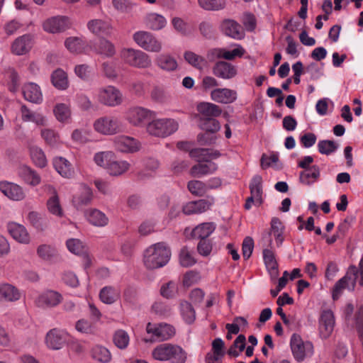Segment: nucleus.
I'll return each mask as SVG.
<instances>
[{
	"mask_svg": "<svg viewBox=\"0 0 363 363\" xmlns=\"http://www.w3.org/2000/svg\"><path fill=\"white\" fill-rule=\"evenodd\" d=\"M356 284L363 286V272H361L354 265L350 266L346 274L338 280L333 289V298L338 299L344 289L350 291H354Z\"/></svg>",
	"mask_w": 363,
	"mask_h": 363,
	"instance_id": "2",
	"label": "nucleus"
},
{
	"mask_svg": "<svg viewBox=\"0 0 363 363\" xmlns=\"http://www.w3.org/2000/svg\"><path fill=\"white\" fill-rule=\"evenodd\" d=\"M120 57L125 64L137 68H147L152 65L150 56L140 50L123 48Z\"/></svg>",
	"mask_w": 363,
	"mask_h": 363,
	"instance_id": "5",
	"label": "nucleus"
},
{
	"mask_svg": "<svg viewBox=\"0 0 363 363\" xmlns=\"http://www.w3.org/2000/svg\"><path fill=\"white\" fill-rule=\"evenodd\" d=\"M179 128V123L173 118H152L146 125V132L151 136L164 138L175 133Z\"/></svg>",
	"mask_w": 363,
	"mask_h": 363,
	"instance_id": "3",
	"label": "nucleus"
},
{
	"mask_svg": "<svg viewBox=\"0 0 363 363\" xmlns=\"http://www.w3.org/2000/svg\"><path fill=\"white\" fill-rule=\"evenodd\" d=\"M130 168V164L127 161L117 160L113 155V159L107 166L106 170L113 176H119L125 173Z\"/></svg>",
	"mask_w": 363,
	"mask_h": 363,
	"instance_id": "41",
	"label": "nucleus"
},
{
	"mask_svg": "<svg viewBox=\"0 0 363 363\" xmlns=\"http://www.w3.org/2000/svg\"><path fill=\"white\" fill-rule=\"evenodd\" d=\"M155 117V113L140 106L129 107L125 112V120L135 128L143 127L147 121Z\"/></svg>",
	"mask_w": 363,
	"mask_h": 363,
	"instance_id": "6",
	"label": "nucleus"
},
{
	"mask_svg": "<svg viewBox=\"0 0 363 363\" xmlns=\"http://www.w3.org/2000/svg\"><path fill=\"white\" fill-rule=\"evenodd\" d=\"M134 42L143 50L159 52L162 50V43L150 32L139 30L133 35Z\"/></svg>",
	"mask_w": 363,
	"mask_h": 363,
	"instance_id": "9",
	"label": "nucleus"
},
{
	"mask_svg": "<svg viewBox=\"0 0 363 363\" xmlns=\"http://www.w3.org/2000/svg\"><path fill=\"white\" fill-rule=\"evenodd\" d=\"M218 169V164L212 161L206 160L194 164L190 170L191 176L201 178L214 174Z\"/></svg>",
	"mask_w": 363,
	"mask_h": 363,
	"instance_id": "23",
	"label": "nucleus"
},
{
	"mask_svg": "<svg viewBox=\"0 0 363 363\" xmlns=\"http://www.w3.org/2000/svg\"><path fill=\"white\" fill-rule=\"evenodd\" d=\"M250 194L255 198V205L260 206L263 203L262 179L255 175L250 184Z\"/></svg>",
	"mask_w": 363,
	"mask_h": 363,
	"instance_id": "36",
	"label": "nucleus"
},
{
	"mask_svg": "<svg viewBox=\"0 0 363 363\" xmlns=\"http://www.w3.org/2000/svg\"><path fill=\"white\" fill-rule=\"evenodd\" d=\"M0 191L5 196L14 201H20L25 197L22 188L14 183L8 182H0Z\"/></svg>",
	"mask_w": 363,
	"mask_h": 363,
	"instance_id": "24",
	"label": "nucleus"
},
{
	"mask_svg": "<svg viewBox=\"0 0 363 363\" xmlns=\"http://www.w3.org/2000/svg\"><path fill=\"white\" fill-rule=\"evenodd\" d=\"M199 6L206 11H220L225 7V0H198Z\"/></svg>",
	"mask_w": 363,
	"mask_h": 363,
	"instance_id": "53",
	"label": "nucleus"
},
{
	"mask_svg": "<svg viewBox=\"0 0 363 363\" xmlns=\"http://www.w3.org/2000/svg\"><path fill=\"white\" fill-rule=\"evenodd\" d=\"M213 202L214 199L213 198L189 202L183 206V213L189 215L202 213L208 210Z\"/></svg>",
	"mask_w": 363,
	"mask_h": 363,
	"instance_id": "20",
	"label": "nucleus"
},
{
	"mask_svg": "<svg viewBox=\"0 0 363 363\" xmlns=\"http://www.w3.org/2000/svg\"><path fill=\"white\" fill-rule=\"evenodd\" d=\"M53 166L56 171L63 177L69 178L74 174L71 164L64 157H55L53 160Z\"/></svg>",
	"mask_w": 363,
	"mask_h": 363,
	"instance_id": "38",
	"label": "nucleus"
},
{
	"mask_svg": "<svg viewBox=\"0 0 363 363\" xmlns=\"http://www.w3.org/2000/svg\"><path fill=\"white\" fill-rule=\"evenodd\" d=\"M170 257V250L167 245L164 242H158L145 250L143 263L147 269H155L166 265Z\"/></svg>",
	"mask_w": 363,
	"mask_h": 363,
	"instance_id": "1",
	"label": "nucleus"
},
{
	"mask_svg": "<svg viewBox=\"0 0 363 363\" xmlns=\"http://www.w3.org/2000/svg\"><path fill=\"white\" fill-rule=\"evenodd\" d=\"M184 58L189 64L197 69H201L204 65L203 58L193 52H186L184 53Z\"/></svg>",
	"mask_w": 363,
	"mask_h": 363,
	"instance_id": "63",
	"label": "nucleus"
},
{
	"mask_svg": "<svg viewBox=\"0 0 363 363\" xmlns=\"http://www.w3.org/2000/svg\"><path fill=\"white\" fill-rule=\"evenodd\" d=\"M114 154L112 152H101L94 155V160L99 166L107 169L111 159H113Z\"/></svg>",
	"mask_w": 363,
	"mask_h": 363,
	"instance_id": "60",
	"label": "nucleus"
},
{
	"mask_svg": "<svg viewBox=\"0 0 363 363\" xmlns=\"http://www.w3.org/2000/svg\"><path fill=\"white\" fill-rule=\"evenodd\" d=\"M62 301V296L56 291L48 290L40 294L35 299V304L42 308H50L58 306Z\"/></svg>",
	"mask_w": 363,
	"mask_h": 363,
	"instance_id": "11",
	"label": "nucleus"
},
{
	"mask_svg": "<svg viewBox=\"0 0 363 363\" xmlns=\"http://www.w3.org/2000/svg\"><path fill=\"white\" fill-rule=\"evenodd\" d=\"M216 225L212 222L203 223L196 225L192 230L186 228H185L184 233H190L191 238L201 240L206 239L215 230Z\"/></svg>",
	"mask_w": 363,
	"mask_h": 363,
	"instance_id": "21",
	"label": "nucleus"
},
{
	"mask_svg": "<svg viewBox=\"0 0 363 363\" xmlns=\"http://www.w3.org/2000/svg\"><path fill=\"white\" fill-rule=\"evenodd\" d=\"M220 28L226 35L232 38L241 40L245 36V33L241 26L234 20H224L220 25Z\"/></svg>",
	"mask_w": 363,
	"mask_h": 363,
	"instance_id": "22",
	"label": "nucleus"
},
{
	"mask_svg": "<svg viewBox=\"0 0 363 363\" xmlns=\"http://www.w3.org/2000/svg\"><path fill=\"white\" fill-rule=\"evenodd\" d=\"M23 94L26 100L38 104L43 100L40 87L35 83H28L23 87Z\"/></svg>",
	"mask_w": 363,
	"mask_h": 363,
	"instance_id": "31",
	"label": "nucleus"
},
{
	"mask_svg": "<svg viewBox=\"0 0 363 363\" xmlns=\"http://www.w3.org/2000/svg\"><path fill=\"white\" fill-rule=\"evenodd\" d=\"M66 245L70 252L77 255H84L87 251L86 245L79 239H69Z\"/></svg>",
	"mask_w": 363,
	"mask_h": 363,
	"instance_id": "51",
	"label": "nucleus"
},
{
	"mask_svg": "<svg viewBox=\"0 0 363 363\" xmlns=\"http://www.w3.org/2000/svg\"><path fill=\"white\" fill-rule=\"evenodd\" d=\"M18 174L26 184L30 186H37L40 183L41 179L39 174L26 165L21 166Z\"/></svg>",
	"mask_w": 363,
	"mask_h": 363,
	"instance_id": "32",
	"label": "nucleus"
},
{
	"mask_svg": "<svg viewBox=\"0 0 363 363\" xmlns=\"http://www.w3.org/2000/svg\"><path fill=\"white\" fill-rule=\"evenodd\" d=\"M187 188L194 196H202L207 193L205 182L200 180H191L189 182Z\"/></svg>",
	"mask_w": 363,
	"mask_h": 363,
	"instance_id": "55",
	"label": "nucleus"
},
{
	"mask_svg": "<svg viewBox=\"0 0 363 363\" xmlns=\"http://www.w3.org/2000/svg\"><path fill=\"white\" fill-rule=\"evenodd\" d=\"M290 348L293 357L296 362H302L314 354V346L310 340L303 339L294 333L290 337Z\"/></svg>",
	"mask_w": 363,
	"mask_h": 363,
	"instance_id": "4",
	"label": "nucleus"
},
{
	"mask_svg": "<svg viewBox=\"0 0 363 363\" xmlns=\"http://www.w3.org/2000/svg\"><path fill=\"white\" fill-rule=\"evenodd\" d=\"M146 331L162 341L171 338L175 334L174 327L167 323L152 324L148 323Z\"/></svg>",
	"mask_w": 363,
	"mask_h": 363,
	"instance_id": "13",
	"label": "nucleus"
},
{
	"mask_svg": "<svg viewBox=\"0 0 363 363\" xmlns=\"http://www.w3.org/2000/svg\"><path fill=\"white\" fill-rule=\"evenodd\" d=\"M31 159L33 163L39 167H45L47 165V159L43 151L38 147H31L30 149Z\"/></svg>",
	"mask_w": 363,
	"mask_h": 363,
	"instance_id": "52",
	"label": "nucleus"
},
{
	"mask_svg": "<svg viewBox=\"0 0 363 363\" xmlns=\"http://www.w3.org/2000/svg\"><path fill=\"white\" fill-rule=\"evenodd\" d=\"M245 50L242 46L237 45L236 48L232 50H227L225 49L219 51V57H223L228 60H232L235 57H240L243 55Z\"/></svg>",
	"mask_w": 363,
	"mask_h": 363,
	"instance_id": "58",
	"label": "nucleus"
},
{
	"mask_svg": "<svg viewBox=\"0 0 363 363\" xmlns=\"http://www.w3.org/2000/svg\"><path fill=\"white\" fill-rule=\"evenodd\" d=\"M91 356L96 361L101 363H108L111 360V354L105 347L95 345L91 350Z\"/></svg>",
	"mask_w": 363,
	"mask_h": 363,
	"instance_id": "44",
	"label": "nucleus"
},
{
	"mask_svg": "<svg viewBox=\"0 0 363 363\" xmlns=\"http://www.w3.org/2000/svg\"><path fill=\"white\" fill-rule=\"evenodd\" d=\"M114 145L119 151L133 152L139 149L138 141L132 137L120 135L114 139Z\"/></svg>",
	"mask_w": 363,
	"mask_h": 363,
	"instance_id": "25",
	"label": "nucleus"
},
{
	"mask_svg": "<svg viewBox=\"0 0 363 363\" xmlns=\"http://www.w3.org/2000/svg\"><path fill=\"white\" fill-rule=\"evenodd\" d=\"M320 176V169L318 166L313 165L309 169L303 170L299 174V182L306 186H312L316 183Z\"/></svg>",
	"mask_w": 363,
	"mask_h": 363,
	"instance_id": "27",
	"label": "nucleus"
},
{
	"mask_svg": "<svg viewBox=\"0 0 363 363\" xmlns=\"http://www.w3.org/2000/svg\"><path fill=\"white\" fill-rule=\"evenodd\" d=\"M65 47L73 53H79L83 50L84 44L78 38H69L65 42Z\"/></svg>",
	"mask_w": 363,
	"mask_h": 363,
	"instance_id": "59",
	"label": "nucleus"
},
{
	"mask_svg": "<svg viewBox=\"0 0 363 363\" xmlns=\"http://www.w3.org/2000/svg\"><path fill=\"white\" fill-rule=\"evenodd\" d=\"M94 97L99 104L108 107L118 106L123 102L122 93L111 85L99 88Z\"/></svg>",
	"mask_w": 363,
	"mask_h": 363,
	"instance_id": "7",
	"label": "nucleus"
},
{
	"mask_svg": "<svg viewBox=\"0 0 363 363\" xmlns=\"http://www.w3.org/2000/svg\"><path fill=\"white\" fill-rule=\"evenodd\" d=\"M52 83L58 89H65L68 86V79L66 72L58 69L52 74Z\"/></svg>",
	"mask_w": 363,
	"mask_h": 363,
	"instance_id": "48",
	"label": "nucleus"
},
{
	"mask_svg": "<svg viewBox=\"0 0 363 363\" xmlns=\"http://www.w3.org/2000/svg\"><path fill=\"white\" fill-rule=\"evenodd\" d=\"M47 207L48 211L52 215L57 217L63 216V211L55 191H54V195L48 200Z\"/></svg>",
	"mask_w": 363,
	"mask_h": 363,
	"instance_id": "50",
	"label": "nucleus"
},
{
	"mask_svg": "<svg viewBox=\"0 0 363 363\" xmlns=\"http://www.w3.org/2000/svg\"><path fill=\"white\" fill-rule=\"evenodd\" d=\"M85 216L87 220L94 226L104 227L108 223V218L105 213L96 208L87 210L85 212Z\"/></svg>",
	"mask_w": 363,
	"mask_h": 363,
	"instance_id": "33",
	"label": "nucleus"
},
{
	"mask_svg": "<svg viewBox=\"0 0 363 363\" xmlns=\"http://www.w3.org/2000/svg\"><path fill=\"white\" fill-rule=\"evenodd\" d=\"M179 281H169L162 286L160 294L166 298H174L179 295Z\"/></svg>",
	"mask_w": 363,
	"mask_h": 363,
	"instance_id": "45",
	"label": "nucleus"
},
{
	"mask_svg": "<svg viewBox=\"0 0 363 363\" xmlns=\"http://www.w3.org/2000/svg\"><path fill=\"white\" fill-rule=\"evenodd\" d=\"M334 314L330 310H324L322 311L319 318V333L323 339L328 338L332 334L335 326Z\"/></svg>",
	"mask_w": 363,
	"mask_h": 363,
	"instance_id": "12",
	"label": "nucleus"
},
{
	"mask_svg": "<svg viewBox=\"0 0 363 363\" xmlns=\"http://www.w3.org/2000/svg\"><path fill=\"white\" fill-rule=\"evenodd\" d=\"M157 65L162 69L173 71L178 67L176 60L168 55H161L157 58Z\"/></svg>",
	"mask_w": 363,
	"mask_h": 363,
	"instance_id": "49",
	"label": "nucleus"
},
{
	"mask_svg": "<svg viewBox=\"0 0 363 363\" xmlns=\"http://www.w3.org/2000/svg\"><path fill=\"white\" fill-rule=\"evenodd\" d=\"M37 254L44 260H49L56 254V250L48 245H41L37 249Z\"/></svg>",
	"mask_w": 363,
	"mask_h": 363,
	"instance_id": "64",
	"label": "nucleus"
},
{
	"mask_svg": "<svg viewBox=\"0 0 363 363\" xmlns=\"http://www.w3.org/2000/svg\"><path fill=\"white\" fill-rule=\"evenodd\" d=\"M130 335L122 329L115 331L113 335V342L114 345L120 350H125L130 343Z\"/></svg>",
	"mask_w": 363,
	"mask_h": 363,
	"instance_id": "46",
	"label": "nucleus"
},
{
	"mask_svg": "<svg viewBox=\"0 0 363 363\" xmlns=\"http://www.w3.org/2000/svg\"><path fill=\"white\" fill-rule=\"evenodd\" d=\"M67 333L57 328H53L47 333L45 344L51 350H60L67 342Z\"/></svg>",
	"mask_w": 363,
	"mask_h": 363,
	"instance_id": "16",
	"label": "nucleus"
},
{
	"mask_svg": "<svg viewBox=\"0 0 363 363\" xmlns=\"http://www.w3.org/2000/svg\"><path fill=\"white\" fill-rule=\"evenodd\" d=\"M284 226L278 218H273L271 221L270 234L274 237L277 247L284 242Z\"/></svg>",
	"mask_w": 363,
	"mask_h": 363,
	"instance_id": "42",
	"label": "nucleus"
},
{
	"mask_svg": "<svg viewBox=\"0 0 363 363\" xmlns=\"http://www.w3.org/2000/svg\"><path fill=\"white\" fill-rule=\"evenodd\" d=\"M22 120L25 122H33L37 125H43L46 120L40 113L30 110L26 106L23 105L21 108Z\"/></svg>",
	"mask_w": 363,
	"mask_h": 363,
	"instance_id": "39",
	"label": "nucleus"
},
{
	"mask_svg": "<svg viewBox=\"0 0 363 363\" xmlns=\"http://www.w3.org/2000/svg\"><path fill=\"white\" fill-rule=\"evenodd\" d=\"M211 99L216 103L230 104L234 103L238 99L235 90L228 88H216L211 90Z\"/></svg>",
	"mask_w": 363,
	"mask_h": 363,
	"instance_id": "14",
	"label": "nucleus"
},
{
	"mask_svg": "<svg viewBox=\"0 0 363 363\" xmlns=\"http://www.w3.org/2000/svg\"><path fill=\"white\" fill-rule=\"evenodd\" d=\"M213 73L218 78L230 79L237 75L238 71L235 65L225 61H219L213 66Z\"/></svg>",
	"mask_w": 363,
	"mask_h": 363,
	"instance_id": "18",
	"label": "nucleus"
},
{
	"mask_svg": "<svg viewBox=\"0 0 363 363\" xmlns=\"http://www.w3.org/2000/svg\"><path fill=\"white\" fill-rule=\"evenodd\" d=\"M112 5L115 10L121 13L133 15V9L137 4L131 0H111Z\"/></svg>",
	"mask_w": 363,
	"mask_h": 363,
	"instance_id": "47",
	"label": "nucleus"
},
{
	"mask_svg": "<svg viewBox=\"0 0 363 363\" xmlns=\"http://www.w3.org/2000/svg\"><path fill=\"white\" fill-rule=\"evenodd\" d=\"M213 250V242L211 240H201L197 245V251L202 257H208Z\"/></svg>",
	"mask_w": 363,
	"mask_h": 363,
	"instance_id": "62",
	"label": "nucleus"
},
{
	"mask_svg": "<svg viewBox=\"0 0 363 363\" xmlns=\"http://www.w3.org/2000/svg\"><path fill=\"white\" fill-rule=\"evenodd\" d=\"M338 144L333 140H323L318 143V149L320 153L329 155L334 153L338 149Z\"/></svg>",
	"mask_w": 363,
	"mask_h": 363,
	"instance_id": "57",
	"label": "nucleus"
},
{
	"mask_svg": "<svg viewBox=\"0 0 363 363\" xmlns=\"http://www.w3.org/2000/svg\"><path fill=\"white\" fill-rule=\"evenodd\" d=\"M144 22L148 28L153 30H160L167 25V21L163 16L153 12L145 16Z\"/></svg>",
	"mask_w": 363,
	"mask_h": 363,
	"instance_id": "35",
	"label": "nucleus"
},
{
	"mask_svg": "<svg viewBox=\"0 0 363 363\" xmlns=\"http://www.w3.org/2000/svg\"><path fill=\"white\" fill-rule=\"evenodd\" d=\"M7 230L11 236L17 242L22 244H28L30 241L29 233L23 225L15 222L9 223Z\"/></svg>",
	"mask_w": 363,
	"mask_h": 363,
	"instance_id": "19",
	"label": "nucleus"
},
{
	"mask_svg": "<svg viewBox=\"0 0 363 363\" xmlns=\"http://www.w3.org/2000/svg\"><path fill=\"white\" fill-rule=\"evenodd\" d=\"M32 45V37L30 35H23L13 41L11 52L16 55H23L30 51Z\"/></svg>",
	"mask_w": 363,
	"mask_h": 363,
	"instance_id": "26",
	"label": "nucleus"
},
{
	"mask_svg": "<svg viewBox=\"0 0 363 363\" xmlns=\"http://www.w3.org/2000/svg\"><path fill=\"white\" fill-rule=\"evenodd\" d=\"M21 296V291L13 285L7 283L0 284V302H14L18 301Z\"/></svg>",
	"mask_w": 363,
	"mask_h": 363,
	"instance_id": "29",
	"label": "nucleus"
},
{
	"mask_svg": "<svg viewBox=\"0 0 363 363\" xmlns=\"http://www.w3.org/2000/svg\"><path fill=\"white\" fill-rule=\"evenodd\" d=\"M92 198L93 194L91 188L82 184L80 186L79 191L74 195L72 203L77 209L81 210L91 203Z\"/></svg>",
	"mask_w": 363,
	"mask_h": 363,
	"instance_id": "17",
	"label": "nucleus"
},
{
	"mask_svg": "<svg viewBox=\"0 0 363 363\" xmlns=\"http://www.w3.org/2000/svg\"><path fill=\"white\" fill-rule=\"evenodd\" d=\"M182 354V348L177 345L164 343L157 346L152 352L155 359L169 361L177 359Z\"/></svg>",
	"mask_w": 363,
	"mask_h": 363,
	"instance_id": "10",
	"label": "nucleus"
},
{
	"mask_svg": "<svg viewBox=\"0 0 363 363\" xmlns=\"http://www.w3.org/2000/svg\"><path fill=\"white\" fill-rule=\"evenodd\" d=\"M197 109L202 116L201 118H215L222 113L221 108L218 105L210 102L200 103Z\"/></svg>",
	"mask_w": 363,
	"mask_h": 363,
	"instance_id": "34",
	"label": "nucleus"
},
{
	"mask_svg": "<svg viewBox=\"0 0 363 363\" xmlns=\"http://www.w3.org/2000/svg\"><path fill=\"white\" fill-rule=\"evenodd\" d=\"M87 26L91 33L99 35H110L113 30L112 26L109 22L101 19H94L89 21Z\"/></svg>",
	"mask_w": 363,
	"mask_h": 363,
	"instance_id": "30",
	"label": "nucleus"
},
{
	"mask_svg": "<svg viewBox=\"0 0 363 363\" xmlns=\"http://www.w3.org/2000/svg\"><path fill=\"white\" fill-rule=\"evenodd\" d=\"M27 220L38 232H43L48 228L47 220L39 213L30 211L28 213Z\"/></svg>",
	"mask_w": 363,
	"mask_h": 363,
	"instance_id": "43",
	"label": "nucleus"
},
{
	"mask_svg": "<svg viewBox=\"0 0 363 363\" xmlns=\"http://www.w3.org/2000/svg\"><path fill=\"white\" fill-rule=\"evenodd\" d=\"M89 137L90 132L83 128L74 130L71 135L72 140L79 144H84L89 141Z\"/></svg>",
	"mask_w": 363,
	"mask_h": 363,
	"instance_id": "61",
	"label": "nucleus"
},
{
	"mask_svg": "<svg viewBox=\"0 0 363 363\" xmlns=\"http://www.w3.org/2000/svg\"><path fill=\"white\" fill-rule=\"evenodd\" d=\"M53 111L56 118L60 122L67 121L71 116L69 106L65 104H57Z\"/></svg>",
	"mask_w": 363,
	"mask_h": 363,
	"instance_id": "54",
	"label": "nucleus"
},
{
	"mask_svg": "<svg viewBox=\"0 0 363 363\" xmlns=\"http://www.w3.org/2000/svg\"><path fill=\"white\" fill-rule=\"evenodd\" d=\"M121 296L120 290L113 286H105L102 288L99 293L101 301L106 304H112L115 303Z\"/></svg>",
	"mask_w": 363,
	"mask_h": 363,
	"instance_id": "40",
	"label": "nucleus"
},
{
	"mask_svg": "<svg viewBox=\"0 0 363 363\" xmlns=\"http://www.w3.org/2000/svg\"><path fill=\"white\" fill-rule=\"evenodd\" d=\"M95 52L100 55L111 58L116 55V50L115 45L111 41L103 38L96 45Z\"/></svg>",
	"mask_w": 363,
	"mask_h": 363,
	"instance_id": "37",
	"label": "nucleus"
},
{
	"mask_svg": "<svg viewBox=\"0 0 363 363\" xmlns=\"http://www.w3.org/2000/svg\"><path fill=\"white\" fill-rule=\"evenodd\" d=\"M200 128L206 132L215 134L220 129V125L218 121L215 118H201Z\"/></svg>",
	"mask_w": 363,
	"mask_h": 363,
	"instance_id": "56",
	"label": "nucleus"
},
{
	"mask_svg": "<svg viewBox=\"0 0 363 363\" xmlns=\"http://www.w3.org/2000/svg\"><path fill=\"white\" fill-rule=\"evenodd\" d=\"M263 259L272 279H276L279 275V270L274 252L271 249H264Z\"/></svg>",
	"mask_w": 363,
	"mask_h": 363,
	"instance_id": "28",
	"label": "nucleus"
},
{
	"mask_svg": "<svg viewBox=\"0 0 363 363\" xmlns=\"http://www.w3.org/2000/svg\"><path fill=\"white\" fill-rule=\"evenodd\" d=\"M94 130L102 135H113L123 130L121 122L115 116H104L93 123Z\"/></svg>",
	"mask_w": 363,
	"mask_h": 363,
	"instance_id": "8",
	"label": "nucleus"
},
{
	"mask_svg": "<svg viewBox=\"0 0 363 363\" xmlns=\"http://www.w3.org/2000/svg\"><path fill=\"white\" fill-rule=\"evenodd\" d=\"M43 29L50 33H60L65 30L69 26V21L65 16H54L44 21Z\"/></svg>",
	"mask_w": 363,
	"mask_h": 363,
	"instance_id": "15",
	"label": "nucleus"
}]
</instances>
